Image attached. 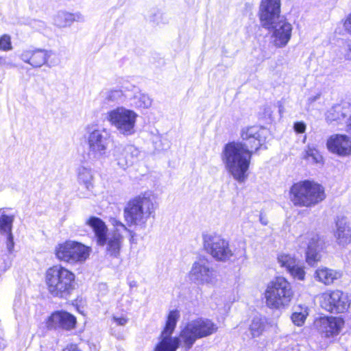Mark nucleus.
I'll return each mask as SVG.
<instances>
[{
  "label": "nucleus",
  "instance_id": "obj_1",
  "mask_svg": "<svg viewBox=\"0 0 351 351\" xmlns=\"http://www.w3.org/2000/svg\"><path fill=\"white\" fill-rule=\"evenodd\" d=\"M267 130L258 126L243 128L242 141L229 143L224 147L222 160L234 180L243 182L247 178L252 149L257 151L265 142Z\"/></svg>",
  "mask_w": 351,
  "mask_h": 351
},
{
  "label": "nucleus",
  "instance_id": "obj_2",
  "mask_svg": "<svg viewBox=\"0 0 351 351\" xmlns=\"http://www.w3.org/2000/svg\"><path fill=\"white\" fill-rule=\"evenodd\" d=\"M109 221L114 229L108 232L106 223L96 217H91L87 221V224L93 229L97 244L100 246H106V255L118 258L120 255L121 249L124 241L123 232H130L133 237L132 231L128 229L121 221L110 217Z\"/></svg>",
  "mask_w": 351,
  "mask_h": 351
},
{
  "label": "nucleus",
  "instance_id": "obj_3",
  "mask_svg": "<svg viewBox=\"0 0 351 351\" xmlns=\"http://www.w3.org/2000/svg\"><path fill=\"white\" fill-rule=\"evenodd\" d=\"M156 206L150 195L141 194L130 199L123 209V216L128 225L135 226L140 230H145L147 221L155 217Z\"/></svg>",
  "mask_w": 351,
  "mask_h": 351
},
{
  "label": "nucleus",
  "instance_id": "obj_4",
  "mask_svg": "<svg viewBox=\"0 0 351 351\" xmlns=\"http://www.w3.org/2000/svg\"><path fill=\"white\" fill-rule=\"evenodd\" d=\"M45 278L48 291L54 297L66 298L75 288V274L60 265L49 268Z\"/></svg>",
  "mask_w": 351,
  "mask_h": 351
},
{
  "label": "nucleus",
  "instance_id": "obj_5",
  "mask_svg": "<svg viewBox=\"0 0 351 351\" xmlns=\"http://www.w3.org/2000/svg\"><path fill=\"white\" fill-rule=\"evenodd\" d=\"M326 197L324 187L314 182L304 180L295 183L290 189V199L295 206L312 207Z\"/></svg>",
  "mask_w": 351,
  "mask_h": 351
},
{
  "label": "nucleus",
  "instance_id": "obj_6",
  "mask_svg": "<svg viewBox=\"0 0 351 351\" xmlns=\"http://www.w3.org/2000/svg\"><path fill=\"white\" fill-rule=\"evenodd\" d=\"M217 330V324L209 319L199 317L191 320L180 331L182 347L188 351L193 347L197 339L210 336Z\"/></svg>",
  "mask_w": 351,
  "mask_h": 351
},
{
  "label": "nucleus",
  "instance_id": "obj_7",
  "mask_svg": "<svg viewBox=\"0 0 351 351\" xmlns=\"http://www.w3.org/2000/svg\"><path fill=\"white\" fill-rule=\"evenodd\" d=\"M293 294L290 282L283 277H277L267 285L265 291L266 304L270 308H284L289 305Z\"/></svg>",
  "mask_w": 351,
  "mask_h": 351
},
{
  "label": "nucleus",
  "instance_id": "obj_8",
  "mask_svg": "<svg viewBox=\"0 0 351 351\" xmlns=\"http://www.w3.org/2000/svg\"><path fill=\"white\" fill-rule=\"evenodd\" d=\"M110 134L107 129L95 128L93 125L86 128V141L88 144V156L92 160H101L106 156Z\"/></svg>",
  "mask_w": 351,
  "mask_h": 351
},
{
  "label": "nucleus",
  "instance_id": "obj_9",
  "mask_svg": "<svg viewBox=\"0 0 351 351\" xmlns=\"http://www.w3.org/2000/svg\"><path fill=\"white\" fill-rule=\"evenodd\" d=\"M137 117L138 114L134 110L123 106L117 107L106 114V120L110 125L125 136H132L136 132Z\"/></svg>",
  "mask_w": 351,
  "mask_h": 351
},
{
  "label": "nucleus",
  "instance_id": "obj_10",
  "mask_svg": "<svg viewBox=\"0 0 351 351\" xmlns=\"http://www.w3.org/2000/svg\"><path fill=\"white\" fill-rule=\"evenodd\" d=\"M202 238L204 250L216 261L226 262L234 256L228 241L221 235L210 232L204 234Z\"/></svg>",
  "mask_w": 351,
  "mask_h": 351
},
{
  "label": "nucleus",
  "instance_id": "obj_11",
  "mask_svg": "<svg viewBox=\"0 0 351 351\" xmlns=\"http://www.w3.org/2000/svg\"><path fill=\"white\" fill-rule=\"evenodd\" d=\"M218 272L206 258L195 261L189 273L190 280L197 285L213 286L217 282Z\"/></svg>",
  "mask_w": 351,
  "mask_h": 351
},
{
  "label": "nucleus",
  "instance_id": "obj_12",
  "mask_svg": "<svg viewBox=\"0 0 351 351\" xmlns=\"http://www.w3.org/2000/svg\"><path fill=\"white\" fill-rule=\"evenodd\" d=\"M90 248L84 244L73 241H66L58 244L56 247V257L62 261L70 263L84 262L89 256Z\"/></svg>",
  "mask_w": 351,
  "mask_h": 351
},
{
  "label": "nucleus",
  "instance_id": "obj_13",
  "mask_svg": "<svg viewBox=\"0 0 351 351\" xmlns=\"http://www.w3.org/2000/svg\"><path fill=\"white\" fill-rule=\"evenodd\" d=\"M54 53L51 50L30 47L23 49L20 53L19 58L33 68H40L43 65L48 67L56 66L59 61L51 58Z\"/></svg>",
  "mask_w": 351,
  "mask_h": 351
},
{
  "label": "nucleus",
  "instance_id": "obj_14",
  "mask_svg": "<svg viewBox=\"0 0 351 351\" xmlns=\"http://www.w3.org/2000/svg\"><path fill=\"white\" fill-rule=\"evenodd\" d=\"M179 318L180 312L178 310H173L169 312L165 327L160 335V341L155 348L169 351H171L172 349H174L175 351L177 350L182 343L180 336L179 337L172 338L171 335Z\"/></svg>",
  "mask_w": 351,
  "mask_h": 351
},
{
  "label": "nucleus",
  "instance_id": "obj_15",
  "mask_svg": "<svg viewBox=\"0 0 351 351\" xmlns=\"http://www.w3.org/2000/svg\"><path fill=\"white\" fill-rule=\"evenodd\" d=\"M321 306L332 313H341L346 311L350 305L349 296L339 290L326 292L322 295Z\"/></svg>",
  "mask_w": 351,
  "mask_h": 351
},
{
  "label": "nucleus",
  "instance_id": "obj_16",
  "mask_svg": "<svg viewBox=\"0 0 351 351\" xmlns=\"http://www.w3.org/2000/svg\"><path fill=\"white\" fill-rule=\"evenodd\" d=\"M298 242L302 244V247L306 246V258L308 264L315 265L321 258L323 241L317 233L311 232L300 236Z\"/></svg>",
  "mask_w": 351,
  "mask_h": 351
},
{
  "label": "nucleus",
  "instance_id": "obj_17",
  "mask_svg": "<svg viewBox=\"0 0 351 351\" xmlns=\"http://www.w3.org/2000/svg\"><path fill=\"white\" fill-rule=\"evenodd\" d=\"M265 28L270 30L271 43L278 48L285 47L291 39L293 27L284 16L274 21L269 27Z\"/></svg>",
  "mask_w": 351,
  "mask_h": 351
},
{
  "label": "nucleus",
  "instance_id": "obj_18",
  "mask_svg": "<svg viewBox=\"0 0 351 351\" xmlns=\"http://www.w3.org/2000/svg\"><path fill=\"white\" fill-rule=\"evenodd\" d=\"M140 151L132 145H118L114 146L112 156L117 165L123 169L132 166L138 158Z\"/></svg>",
  "mask_w": 351,
  "mask_h": 351
},
{
  "label": "nucleus",
  "instance_id": "obj_19",
  "mask_svg": "<svg viewBox=\"0 0 351 351\" xmlns=\"http://www.w3.org/2000/svg\"><path fill=\"white\" fill-rule=\"evenodd\" d=\"M343 325V319L336 317H322L317 319L314 322L315 328L317 332L325 337L339 335Z\"/></svg>",
  "mask_w": 351,
  "mask_h": 351
},
{
  "label": "nucleus",
  "instance_id": "obj_20",
  "mask_svg": "<svg viewBox=\"0 0 351 351\" xmlns=\"http://www.w3.org/2000/svg\"><path fill=\"white\" fill-rule=\"evenodd\" d=\"M280 13V0H262L259 15L263 27H269L274 21L282 16Z\"/></svg>",
  "mask_w": 351,
  "mask_h": 351
},
{
  "label": "nucleus",
  "instance_id": "obj_21",
  "mask_svg": "<svg viewBox=\"0 0 351 351\" xmlns=\"http://www.w3.org/2000/svg\"><path fill=\"white\" fill-rule=\"evenodd\" d=\"M328 149L338 156H347L351 154V140L345 134H333L327 141Z\"/></svg>",
  "mask_w": 351,
  "mask_h": 351
},
{
  "label": "nucleus",
  "instance_id": "obj_22",
  "mask_svg": "<svg viewBox=\"0 0 351 351\" xmlns=\"http://www.w3.org/2000/svg\"><path fill=\"white\" fill-rule=\"evenodd\" d=\"M278 262L285 267L294 279L304 280L305 271L300 261L288 254H281L278 256Z\"/></svg>",
  "mask_w": 351,
  "mask_h": 351
},
{
  "label": "nucleus",
  "instance_id": "obj_23",
  "mask_svg": "<svg viewBox=\"0 0 351 351\" xmlns=\"http://www.w3.org/2000/svg\"><path fill=\"white\" fill-rule=\"evenodd\" d=\"M76 324L75 317L71 314L65 311H56L51 314L47 322V326L49 328H62L71 330Z\"/></svg>",
  "mask_w": 351,
  "mask_h": 351
},
{
  "label": "nucleus",
  "instance_id": "obj_24",
  "mask_svg": "<svg viewBox=\"0 0 351 351\" xmlns=\"http://www.w3.org/2000/svg\"><path fill=\"white\" fill-rule=\"evenodd\" d=\"M335 237L337 243L343 247L351 242V226L344 217H337L335 221Z\"/></svg>",
  "mask_w": 351,
  "mask_h": 351
},
{
  "label": "nucleus",
  "instance_id": "obj_25",
  "mask_svg": "<svg viewBox=\"0 0 351 351\" xmlns=\"http://www.w3.org/2000/svg\"><path fill=\"white\" fill-rule=\"evenodd\" d=\"M351 112V107L348 104H339L332 106L326 114L328 123L338 125L343 121Z\"/></svg>",
  "mask_w": 351,
  "mask_h": 351
},
{
  "label": "nucleus",
  "instance_id": "obj_26",
  "mask_svg": "<svg viewBox=\"0 0 351 351\" xmlns=\"http://www.w3.org/2000/svg\"><path fill=\"white\" fill-rule=\"evenodd\" d=\"M53 20L55 25L60 28L69 27L73 22L85 21L84 16L79 12L71 13L65 11L58 12Z\"/></svg>",
  "mask_w": 351,
  "mask_h": 351
},
{
  "label": "nucleus",
  "instance_id": "obj_27",
  "mask_svg": "<svg viewBox=\"0 0 351 351\" xmlns=\"http://www.w3.org/2000/svg\"><path fill=\"white\" fill-rule=\"evenodd\" d=\"M341 273L326 267L318 269L315 271V278L325 285H330L335 280L340 278Z\"/></svg>",
  "mask_w": 351,
  "mask_h": 351
},
{
  "label": "nucleus",
  "instance_id": "obj_28",
  "mask_svg": "<svg viewBox=\"0 0 351 351\" xmlns=\"http://www.w3.org/2000/svg\"><path fill=\"white\" fill-rule=\"evenodd\" d=\"M77 180L81 184H83L85 188L90 191L93 187V175L92 169L89 167L80 166L77 170Z\"/></svg>",
  "mask_w": 351,
  "mask_h": 351
},
{
  "label": "nucleus",
  "instance_id": "obj_29",
  "mask_svg": "<svg viewBox=\"0 0 351 351\" xmlns=\"http://www.w3.org/2000/svg\"><path fill=\"white\" fill-rule=\"evenodd\" d=\"M266 326V321L264 317L255 316L252 319L249 326V330L252 337H257L262 335Z\"/></svg>",
  "mask_w": 351,
  "mask_h": 351
},
{
  "label": "nucleus",
  "instance_id": "obj_30",
  "mask_svg": "<svg viewBox=\"0 0 351 351\" xmlns=\"http://www.w3.org/2000/svg\"><path fill=\"white\" fill-rule=\"evenodd\" d=\"M132 101V104L136 108H147L152 105V99L150 97L139 90L134 93Z\"/></svg>",
  "mask_w": 351,
  "mask_h": 351
},
{
  "label": "nucleus",
  "instance_id": "obj_31",
  "mask_svg": "<svg viewBox=\"0 0 351 351\" xmlns=\"http://www.w3.org/2000/svg\"><path fill=\"white\" fill-rule=\"evenodd\" d=\"M101 95L107 104L117 102L121 100L123 97V91L120 89L106 90Z\"/></svg>",
  "mask_w": 351,
  "mask_h": 351
},
{
  "label": "nucleus",
  "instance_id": "obj_32",
  "mask_svg": "<svg viewBox=\"0 0 351 351\" xmlns=\"http://www.w3.org/2000/svg\"><path fill=\"white\" fill-rule=\"evenodd\" d=\"M303 157L306 160L313 163H320L322 161V156L319 151L310 147H308Z\"/></svg>",
  "mask_w": 351,
  "mask_h": 351
},
{
  "label": "nucleus",
  "instance_id": "obj_33",
  "mask_svg": "<svg viewBox=\"0 0 351 351\" xmlns=\"http://www.w3.org/2000/svg\"><path fill=\"white\" fill-rule=\"evenodd\" d=\"M14 217L3 214L0 217V230L6 233H12V223Z\"/></svg>",
  "mask_w": 351,
  "mask_h": 351
},
{
  "label": "nucleus",
  "instance_id": "obj_34",
  "mask_svg": "<svg viewBox=\"0 0 351 351\" xmlns=\"http://www.w3.org/2000/svg\"><path fill=\"white\" fill-rule=\"evenodd\" d=\"M12 49L11 37L8 34H3L0 37V50L8 51Z\"/></svg>",
  "mask_w": 351,
  "mask_h": 351
},
{
  "label": "nucleus",
  "instance_id": "obj_35",
  "mask_svg": "<svg viewBox=\"0 0 351 351\" xmlns=\"http://www.w3.org/2000/svg\"><path fill=\"white\" fill-rule=\"evenodd\" d=\"M291 319L295 325L302 326L306 319V315L302 313L295 312L291 315Z\"/></svg>",
  "mask_w": 351,
  "mask_h": 351
},
{
  "label": "nucleus",
  "instance_id": "obj_36",
  "mask_svg": "<svg viewBox=\"0 0 351 351\" xmlns=\"http://www.w3.org/2000/svg\"><path fill=\"white\" fill-rule=\"evenodd\" d=\"M29 24L32 28L35 29L37 31H41L44 29L46 27L45 22L40 20L34 19L30 21Z\"/></svg>",
  "mask_w": 351,
  "mask_h": 351
},
{
  "label": "nucleus",
  "instance_id": "obj_37",
  "mask_svg": "<svg viewBox=\"0 0 351 351\" xmlns=\"http://www.w3.org/2000/svg\"><path fill=\"white\" fill-rule=\"evenodd\" d=\"M293 128L297 133H304L306 130V124L302 121L296 122L294 123Z\"/></svg>",
  "mask_w": 351,
  "mask_h": 351
},
{
  "label": "nucleus",
  "instance_id": "obj_38",
  "mask_svg": "<svg viewBox=\"0 0 351 351\" xmlns=\"http://www.w3.org/2000/svg\"><path fill=\"white\" fill-rule=\"evenodd\" d=\"M14 246L13 236L12 233L7 234V248L9 252H12Z\"/></svg>",
  "mask_w": 351,
  "mask_h": 351
},
{
  "label": "nucleus",
  "instance_id": "obj_39",
  "mask_svg": "<svg viewBox=\"0 0 351 351\" xmlns=\"http://www.w3.org/2000/svg\"><path fill=\"white\" fill-rule=\"evenodd\" d=\"M344 58L346 60H351V42L346 44L344 49Z\"/></svg>",
  "mask_w": 351,
  "mask_h": 351
},
{
  "label": "nucleus",
  "instance_id": "obj_40",
  "mask_svg": "<svg viewBox=\"0 0 351 351\" xmlns=\"http://www.w3.org/2000/svg\"><path fill=\"white\" fill-rule=\"evenodd\" d=\"M113 320L119 326H125L128 321V319L126 317H117L115 316L113 317Z\"/></svg>",
  "mask_w": 351,
  "mask_h": 351
},
{
  "label": "nucleus",
  "instance_id": "obj_41",
  "mask_svg": "<svg viewBox=\"0 0 351 351\" xmlns=\"http://www.w3.org/2000/svg\"><path fill=\"white\" fill-rule=\"evenodd\" d=\"M62 351H82L77 344L70 343L68 344Z\"/></svg>",
  "mask_w": 351,
  "mask_h": 351
},
{
  "label": "nucleus",
  "instance_id": "obj_42",
  "mask_svg": "<svg viewBox=\"0 0 351 351\" xmlns=\"http://www.w3.org/2000/svg\"><path fill=\"white\" fill-rule=\"evenodd\" d=\"M344 27L346 30L351 34V14L349 15L348 19L346 20L344 23Z\"/></svg>",
  "mask_w": 351,
  "mask_h": 351
},
{
  "label": "nucleus",
  "instance_id": "obj_43",
  "mask_svg": "<svg viewBox=\"0 0 351 351\" xmlns=\"http://www.w3.org/2000/svg\"><path fill=\"white\" fill-rule=\"evenodd\" d=\"M0 65L7 66L9 67H14L15 65L11 62H7L5 58L0 56Z\"/></svg>",
  "mask_w": 351,
  "mask_h": 351
},
{
  "label": "nucleus",
  "instance_id": "obj_44",
  "mask_svg": "<svg viewBox=\"0 0 351 351\" xmlns=\"http://www.w3.org/2000/svg\"><path fill=\"white\" fill-rule=\"evenodd\" d=\"M319 97H320V94H317L315 96L310 97L308 99V105H311L313 103H314L315 101H316L317 99H319Z\"/></svg>",
  "mask_w": 351,
  "mask_h": 351
},
{
  "label": "nucleus",
  "instance_id": "obj_45",
  "mask_svg": "<svg viewBox=\"0 0 351 351\" xmlns=\"http://www.w3.org/2000/svg\"><path fill=\"white\" fill-rule=\"evenodd\" d=\"M158 143H161V139L160 138H156V140L154 141V143H155V147L157 150L160 151V150L166 149V147H164L160 144L158 145Z\"/></svg>",
  "mask_w": 351,
  "mask_h": 351
},
{
  "label": "nucleus",
  "instance_id": "obj_46",
  "mask_svg": "<svg viewBox=\"0 0 351 351\" xmlns=\"http://www.w3.org/2000/svg\"><path fill=\"white\" fill-rule=\"evenodd\" d=\"M347 131L351 135V116L349 117L347 123Z\"/></svg>",
  "mask_w": 351,
  "mask_h": 351
},
{
  "label": "nucleus",
  "instance_id": "obj_47",
  "mask_svg": "<svg viewBox=\"0 0 351 351\" xmlns=\"http://www.w3.org/2000/svg\"><path fill=\"white\" fill-rule=\"evenodd\" d=\"M259 220H260V222L264 226H266L268 223L267 219L266 218H265L262 215H260Z\"/></svg>",
  "mask_w": 351,
  "mask_h": 351
},
{
  "label": "nucleus",
  "instance_id": "obj_48",
  "mask_svg": "<svg viewBox=\"0 0 351 351\" xmlns=\"http://www.w3.org/2000/svg\"><path fill=\"white\" fill-rule=\"evenodd\" d=\"M5 347V341L3 339H0V349H3Z\"/></svg>",
  "mask_w": 351,
  "mask_h": 351
}]
</instances>
